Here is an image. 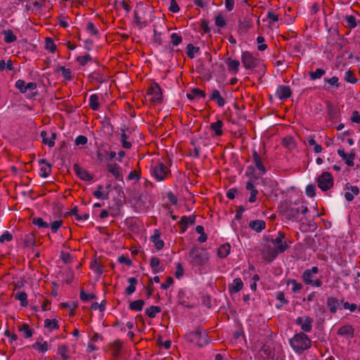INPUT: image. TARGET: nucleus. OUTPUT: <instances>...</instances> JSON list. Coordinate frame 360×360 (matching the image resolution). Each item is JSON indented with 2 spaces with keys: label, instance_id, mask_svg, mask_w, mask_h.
I'll use <instances>...</instances> for the list:
<instances>
[{
  "label": "nucleus",
  "instance_id": "f257e3e1",
  "mask_svg": "<svg viewBox=\"0 0 360 360\" xmlns=\"http://www.w3.org/2000/svg\"><path fill=\"white\" fill-rule=\"evenodd\" d=\"M290 344L293 350L298 354H301L311 345V340L304 333L302 332L296 333L290 339Z\"/></svg>",
  "mask_w": 360,
  "mask_h": 360
},
{
  "label": "nucleus",
  "instance_id": "f03ea898",
  "mask_svg": "<svg viewBox=\"0 0 360 360\" xmlns=\"http://www.w3.org/2000/svg\"><path fill=\"white\" fill-rule=\"evenodd\" d=\"M189 262L195 266H204L209 260L208 252L205 249L193 248L188 252Z\"/></svg>",
  "mask_w": 360,
  "mask_h": 360
},
{
  "label": "nucleus",
  "instance_id": "7ed1b4c3",
  "mask_svg": "<svg viewBox=\"0 0 360 360\" xmlns=\"http://www.w3.org/2000/svg\"><path fill=\"white\" fill-rule=\"evenodd\" d=\"M150 174L158 181H162L170 176V169L163 162H158L151 166Z\"/></svg>",
  "mask_w": 360,
  "mask_h": 360
},
{
  "label": "nucleus",
  "instance_id": "20e7f679",
  "mask_svg": "<svg viewBox=\"0 0 360 360\" xmlns=\"http://www.w3.org/2000/svg\"><path fill=\"white\" fill-rule=\"evenodd\" d=\"M186 337L188 341L199 347H203L208 342L207 334L206 331L201 328H198L196 330L188 333Z\"/></svg>",
  "mask_w": 360,
  "mask_h": 360
},
{
  "label": "nucleus",
  "instance_id": "39448f33",
  "mask_svg": "<svg viewBox=\"0 0 360 360\" xmlns=\"http://www.w3.org/2000/svg\"><path fill=\"white\" fill-rule=\"evenodd\" d=\"M147 94L149 96V101L153 105L160 104L162 102V92L160 85L157 82H153L148 87Z\"/></svg>",
  "mask_w": 360,
  "mask_h": 360
},
{
  "label": "nucleus",
  "instance_id": "423d86ee",
  "mask_svg": "<svg viewBox=\"0 0 360 360\" xmlns=\"http://www.w3.org/2000/svg\"><path fill=\"white\" fill-rule=\"evenodd\" d=\"M318 187L322 191H327L333 188L334 185V179L331 173L323 172L316 178Z\"/></svg>",
  "mask_w": 360,
  "mask_h": 360
},
{
  "label": "nucleus",
  "instance_id": "0eeeda50",
  "mask_svg": "<svg viewBox=\"0 0 360 360\" xmlns=\"http://www.w3.org/2000/svg\"><path fill=\"white\" fill-rule=\"evenodd\" d=\"M241 62L243 67L246 70H253L259 66L260 60L254 56L253 54L249 51H243L241 54Z\"/></svg>",
  "mask_w": 360,
  "mask_h": 360
},
{
  "label": "nucleus",
  "instance_id": "6e6552de",
  "mask_svg": "<svg viewBox=\"0 0 360 360\" xmlns=\"http://www.w3.org/2000/svg\"><path fill=\"white\" fill-rule=\"evenodd\" d=\"M285 238V234L283 232H278L276 238L271 240V243L274 245L273 248L280 253L284 252L289 248L288 242Z\"/></svg>",
  "mask_w": 360,
  "mask_h": 360
},
{
  "label": "nucleus",
  "instance_id": "1a4fd4ad",
  "mask_svg": "<svg viewBox=\"0 0 360 360\" xmlns=\"http://www.w3.org/2000/svg\"><path fill=\"white\" fill-rule=\"evenodd\" d=\"M309 211L308 208L305 205H302L300 207H291L287 209L285 212V218L288 220H298L300 213L303 214H306Z\"/></svg>",
  "mask_w": 360,
  "mask_h": 360
},
{
  "label": "nucleus",
  "instance_id": "9d476101",
  "mask_svg": "<svg viewBox=\"0 0 360 360\" xmlns=\"http://www.w3.org/2000/svg\"><path fill=\"white\" fill-rule=\"evenodd\" d=\"M295 322L304 333H309L312 330L313 319L308 316L297 317Z\"/></svg>",
  "mask_w": 360,
  "mask_h": 360
},
{
  "label": "nucleus",
  "instance_id": "9b49d317",
  "mask_svg": "<svg viewBox=\"0 0 360 360\" xmlns=\"http://www.w3.org/2000/svg\"><path fill=\"white\" fill-rule=\"evenodd\" d=\"M161 232L159 229H155L153 235L150 237V240L154 244L157 250H160L164 248L165 243L161 239Z\"/></svg>",
  "mask_w": 360,
  "mask_h": 360
},
{
  "label": "nucleus",
  "instance_id": "f8f14e48",
  "mask_svg": "<svg viewBox=\"0 0 360 360\" xmlns=\"http://www.w3.org/2000/svg\"><path fill=\"white\" fill-rule=\"evenodd\" d=\"M319 268L317 266H313L310 269L305 270L302 276V281L307 284L310 285L312 283L314 277L319 273Z\"/></svg>",
  "mask_w": 360,
  "mask_h": 360
},
{
  "label": "nucleus",
  "instance_id": "ddd939ff",
  "mask_svg": "<svg viewBox=\"0 0 360 360\" xmlns=\"http://www.w3.org/2000/svg\"><path fill=\"white\" fill-rule=\"evenodd\" d=\"M252 161L255 165V167L259 171V174L261 175L265 174L266 169L262 162L260 155L255 150L252 151Z\"/></svg>",
  "mask_w": 360,
  "mask_h": 360
},
{
  "label": "nucleus",
  "instance_id": "4468645a",
  "mask_svg": "<svg viewBox=\"0 0 360 360\" xmlns=\"http://www.w3.org/2000/svg\"><path fill=\"white\" fill-rule=\"evenodd\" d=\"M121 134L120 141L121 142L122 148L125 149H129L132 146L131 142L129 141L130 139V134L131 132H127V129L125 127L121 128Z\"/></svg>",
  "mask_w": 360,
  "mask_h": 360
},
{
  "label": "nucleus",
  "instance_id": "2eb2a0df",
  "mask_svg": "<svg viewBox=\"0 0 360 360\" xmlns=\"http://www.w3.org/2000/svg\"><path fill=\"white\" fill-rule=\"evenodd\" d=\"M223 127L224 122L221 120H217L216 122L211 123L210 125V129L213 132L212 136H221L224 134Z\"/></svg>",
  "mask_w": 360,
  "mask_h": 360
},
{
  "label": "nucleus",
  "instance_id": "dca6fc26",
  "mask_svg": "<svg viewBox=\"0 0 360 360\" xmlns=\"http://www.w3.org/2000/svg\"><path fill=\"white\" fill-rule=\"evenodd\" d=\"M107 170L112 174L113 176L118 180L122 179V168L117 163H108Z\"/></svg>",
  "mask_w": 360,
  "mask_h": 360
},
{
  "label": "nucleus",
  "instance_id": "f3484780",
  "mask_svg": "<svg viewBox=\"0 0 360 360\" xmlns=\"http://www.w3.org/2000/svg\"><path fill=\"white\" fill-rule=\"evenodd\" d=\"M40 165V176L46 178L51 173V165L45 159H40L39 160Z\"/></svg>",
  "mask_w": 360,
  "mask_h": 360
},
{
  "label": "nucleus",
  "instance_id": "a211bd4d",
  "mask_svg": "<svg viewBox=\"0 0 360 360\" xmlns=\"http://www.w3.org/2000/svg\"><path fill=\"white\" fill-rule=\"evenodd\" d=\"M41 137L42 139V142L44 144L49 146L50 148H52L55 145V140L56 139V134L52 132L50 136H49L48 133L46 131H42L41 132Z\"/></svg>",
  "mask_w": 360,
  "mask_h": 360
},
{
  "label": "nucleus",
  "instance_id": "6ab92c4d",
  "mask_svg": "<svg viewBox=\"0 0 360 360\" xmlns=\"http://www.w3.org/2000/svg\"><path fill=\"white\" fill-rule=\"evenodd\" d=\"M291 90L290 86L285 85L279 86L276 91V96L281 100H285L291 96Z\"/></svg>",
  "mask_w": 360,
  "mask_h": 360
},
{
  "label": "nucleus",
  "instance_id": "aec40b11",
  "mask_svg": "<svg viewBox=\"0 0 360 360\" xmlns=\"http://www.w3.org/2000/svg\"><path fill=\"white\" fill-rule=\"evenodd\" d=\"M194 223H195V217H191V216L190 217H186V216L181 217L179 221L180 233H184L188 228V225L189 224H193Z\"/></svg>",
  "mask_w": 360,
  "mask_h": 360
},
{
  "label": "nucleus",
  "instance_id": "412c9836",
  "mask_svg": "<svg viewBox=\"0 0 360 360\" xmlns=\"http://www.w3.org/2000/svg\"><path fill=\"white\" fill-rule=\"evenodd\" d=\"M338 154L342 158L343 160H345V163L348 166H353L354 165V160L355 158V154L354 153H347L344 149H338Z\"/></svg>",
  "mask_w": 360,
  "mask_h": 360
},
{
  "label": "nucleus",
  "instance_id": "4be33fe9",
  "mask_svg": "<svg viewBox=\"0 0 360 360\" xmlns=\"http://www.w3.org/2000/svg\"><path fill=\"white\" fill-rule=\"evenodd\" d=\"M210 100L215 102L219 107H224L226 103L225 99L221 96L219 91L217 89H213L212 91Z\"/></svg>",
  "mask_w": 360,
  "mask_h": 360
},
{
  "label": "nucleus",
  "instance_id": "5701e85b",
  "mask_svg": "<svg viewBox=\"0 0 360 360\" xmlns=\"http://www.w3.org/2000/svg\"><path fill=\"white\" fill-rule=\"evenodd\" d=\"M74 170L82 180L90 181L92 179V176L86 169L82 168L77 164L74 165Z\"/></svg>",
  "mask_w": 360,
  "mask_h": 360
},
{
  "label": "nucleus",
  "instance_id": "b1692460",
  "mask_svg": "<svg viewBox=\"0 0 360 360\" xmlns=\"http://www.w3.org/2000/svg\"><path fill=\"white\" fill-rule=\"evenodd\" d=\"M186 96L189 100H199L201 98H205L206 94L200 89L194 88L187 93Z\"/></svg>",
  "mask_w": 360,
  "mask_h": 360
},
{
  "label": "nucleus",
  "instance_id": "393cba45",
  "mask_svg": "<svg viewBox=\"0 0 360 360\" xmlns=\"http://www.w3.org/2000/svg\"><path fill=\"white\" fill-rule=\"evenodd\" d=\"M229 72L236 75L239 71L240 62L238 60H233L231 58H227L226 61Z\"/></svg>",
  "mask_w": 360,
  "mask_h": 360
},
{
  "label": "nucleus",
  "instance_id": "a878e982",
  "mask_svg": "<svg viewBox=\"0 0 360 360\" xmlns=\"http://www.w3.org/2000/svg\"><path fill=\"white\" fill-rule=\"evenodd\" d=\"M274 248L268 247L263 253L264 259L268 262H272L279 254Z\"/></svg>",
  "mask_w": 360,
  "mask_h": 360
},
{
  "label": "nucleus",
  "instance_id": "bb28decb",
  "mask_svg": "<svg viewBox=\"0 0 360 360\" xmlns=\"http://www.w3.org/2000/svg\"><path fill=\"white\" fill-rule=\"evenodd\" d=\"M245 188L248 191H250V196L249 198V202L253 203L257 200V195L258 191L255 187L253 183L250 181H248L245 185Z\"/></svg>",
  "mask_w": 360,
  "mask_h": 360
},
{
  "label": "nucleus",
  "instance_id": "cd10ccee",
  "mask_svg": "<svg viewBox=\"0 0 360 360\" xmlns=\"http://www.w3.org/2000/svg\"><path fill=\"white\" fill-rule=\"evenodd\" d=\"M243 286V283L240 278H236L233 281V283L229 285V290L231 293H236L241 290Z\"/></svg>",
  "mask_w": 360,
  "mask_h": 360
},
{
  "label": "nucleus",
  "instance_id": "c85d7f7f",
  "mask_svg": "<svg viewBox=\"0 0 360 360\" xmlns=\"http://www.w3.org/2000/svg\"><path fill=\"white\" fill-rule=\"evenodd\" d=\"M354 330L351 325H345L340 327L338 331V335L343 337H353Z\"/></svg>",
  "mask_w": 360,
  "mask_h": 360
},
{
  "label": "nucleus",
  "instance_id": "c756f323",
  "mask_svg": "<svg viewBox=\"0 0 360 360\" xmlns=\"http://www.w3.org/2000/svg\"><path fill=\"white\" fill-rule=\"evenodd\" d=\"M249 226L257 233L261 232L266 227V223L263 220H253L249 224Z\"/></svg>",
  "mask_w": 360,
  "mask_h": 360
},
{
  "label": "nucleus",
  "instance_id": "7c9ffc66",
  "mask_svg": "<svg viewBox=\"0 0 360 360\" xmlns=\"http://www.w3.org/2000/svg\"><path fill=\"white\" fill-rule=\"evenodd\" d=\"M346 188L349 191H347L345 194V198L347 201H352L354 199V195H357L359 193V188L356 186H346Z\"/></svg>",
  "mask_w": 360,
  "mask_h": 360
},
{
  "label": "nucleus",
  "instance_id": "2f4dec72",
  "mask_svg": "<svg viewBox=\"0 0 360 360\" xmlns=\"http://www.w3.org/2000/svg\"><path fill=\"white\" fill-rule=\"evenodd\" d=\"M150 266L153 269L154 274H158L162 271L164 269L160 266V259L158 257H153L150 260Z\"/></svg>",
  "mask_w": 360,
  "mask_h": 360
},
{
  "label": "nucleus",
  "instance_id": "473e14b6",
  "mask_svg": "<svg viewBox=\"0 0 360 360\" xmlns=\"http://www.w3.org/2000/svg\"><path fill=\"white\" fill-rule=\"evenodd\" d=\"M327 306L329 308L330 311L332 314H335L337 312L338 308L339 307L338 300L333 297H329L327 299Z\"/></svg>",
  "mask_w": 360,
  "mask_h": 360
},
{
  "label": "nucleus",
  "instance_id": "72a5a7b5",
  "mask_svg": "<svg viewBox=\"0 0 360 360\" xmlns=\"http://www.w3.org/2000/svg\"><path fill=\"white\" fill-rule=\"evenodd\" d=\"M44 327L51 332L54 330L59 328V325L57 319H46L44 320Z\"/></svg>",
  "mask_w": 360,
  "mask_h": 360
},
{
  "label": "nucleus",
  "instance_id": "f704fd0d",
  "mask_svg": "<svg viewBox=\"0 0 360 360\" xmlns=\"http://www.w3.org/2000/svg\"><path fill=\"white\" fill-rule=\"evenodd\" d=\"M282 143L288 150H293L296 148V142L291 136L284 137L282 140Z\"/></svg>",
  "mask_w": 360,
  "mask_h": 360
},
{
  "label": "nucleus",
  "instance_id": "c9c22d12",
  "mask_svg": "<svg viewBox=\"0 0 360 360\" xmlns=\"http://www.w3.org/2000/svg\"><path fill=\"white\" fill-rule=\"evenodd\" d=\"M231 246L229 243L221 245L217 250V255L220 258L226 257L230 253Z\"/></svg>",
  "mask_w": 360,
  "mask_h": 360
},
{
  "label": "nucleus",
  "instance_id": "e433bc0d",
  "mask_svg": "<svg viewBox=\"0 0 360 360\" xmlns=\"http://www.w3.org/2000/svg\"><path fill=\"white\" fill-rule=\"evenodd\" d=\"M1 34L4 36V41L7 44L12 43L17 39L11 30H3Z\"/></svg>",
  "mask_w": 360,
  "mask_h": 360
},
{
  "label": "nucleus",
  "instance_id": "4c0bfd02",
  "mask_svg": "<svg viewBox=\"0 0 360 360\" xmlns=\"http://www.w3.org/2000/svg\"><path fill=\"white\" fill-rule=\"evenodd\" d=\"M99 97L97 94H92L89 98V107L93 110H98L99 109Z\"/></svg>",
  "mask_w": 360,
  "mask_h": 360
},
{
  "label": "nucleus",
  "instance_id": "58836bf2",
  "mask_svg": "<svg viewBox=\"0 0 360 360\" xmlns=\"http://www.w3.org/2000/svg\"><path fill=\"white\" fill-rule=\"evenodd\" d=\"M45 49L53 53L57 50V46L51 37H46L45 39Z\"/></svg>",
  "mask_w": 360,
  "mask_h": 360
},
{
  "label": "nucleus",
  "instance_id": "ea45409f",
  "mask_svg": "<svg viewBox=\"0 0 360 360\" xmlns=\"http://www.w3.org/2000/svg\"><path fill=\"white\" fill-rule=\"evenodd\" d=\"M32 347L33 349L42 353L46 352L49 349V345L46 341H44L43 343L36 342L32 345Z\"/></svg>",
  "mask_w": 360,
  "mask_h": 360
},
{
  "label": "nucleus",
  "instance_id": "a19ab883",
  "mask_svg": "<svg viewBox=\"0 0 360 360\" xmlns=\"http://www.w3.org/2000/svg\"><path fill=\"white\" fill-rule=\"evenodd\" d=\"M128 283L129 285L126 288L125 292L127 295H131L136 290V285L137 284V280L134 277L128 278Z\"/></svg>",
  "mask_w": 360,
  "mask_h": 360
},
{
  "label": "nucleus",
  "instance_id": "79ce46f5",
  "mask_svg": "<svg viewBox=\"0 0 360 360\" xmlns=\"http://www.w3.org/2000/svg\"><path fill=\"white\" fill-rule=\"evenodd\" d=\"M15 298L20 302L22 307H26L27 302V295L25 292L19 291L15 295Z\"/></svg>",
  "mask_w": 360,
  "mask_h": 360
},
{
  "label": "nucleus",
  "instance_id": "37998d69",
  "mask_svg": "<svg viewBox=\"0 0 360 360\" xmlns=\"http://www.w3.org/2000/svg\"><path fill=\"white\" fill-rule=\"evenodd\" d=\"M161 311V308L158 306H151L146 309V314L150 319H153Z\"/></svg>",
  "mask_w": 360,
  "mask_h": 360
},
{
  "label": "nucleus",
  "instance_id": "c03bdc74",
  "mask_svg": "<svg viewBox=\"0 0 360 360\" xmlns=\"http://www.w3.org/2000/svg\"><path fill=\"white\" fill-rule=\"evenodd\" d=\"M144 301L143 300H138L133 301L129 304V309L135 311H141L143 309Z\"/></svg>",
  "mask_w": 360,
  "mask_h": 360
},
{
  "label": "nucleus",
  "instance_id": "a18cd8bd",
  "mask_svg": "<svg viewBox=\"0 0 360 360\" xmlns=\"http://www.w3.org/2000/svg\"><path fill=\"white\" fill-rule=\"evenodd\" d=\"M18 330L20 331L23 333L24 336L26 338H31L32 336V335H33V330L30 328L28 324L23 323V324L20 325V326H18Z\"/></svg>",
  "mask_w": 360,
  "mask_h": 360
},
{
  "label": "nucleus",
  "instance_id": "49530a36",
  "mask_svg": "<svg viewBox=\"0 0 360 360\" xmlns=\"http://www.w3.org/2000/svg\"><path fill=\"white\" fill-rule=\"evenodd\" d=\"M141 176V171L139 167L137 169H134L128 174L127 179L128 181L135 180L136 181H139Z\"/></svg>",
  "mask_w": 360,
  "mask_h": 360
},
{
  "label": "nucleus",
  "instance_id": "de8ad7c7",
  "mask_svg": "<svg viewBox=\"0 0 360 360\" xmlns=\"http://www.w3.org/2000/svg\"><path fill=\"white\" fill-rule=\"evenodd\" d=\"M68 352L69 348L68 345H61L58 346V352L63 360H68L69 359Z\"/></svg>",
  "mask_w": 360,
  "mask_h": 360
},
{
  "label": "nucleus",
  "instance_id": "09e8293b",
  "mask_svg": "<svg viewBox=\"0 0 360 360\" xmlns=\"http://www.w3.org/2000/svg\"><path fill=\"white\" fill-rule=\"evenodd\" d=\"M24 243L27 247L35 245V236L33 233H29L25 236Z\"/></svg>",
  "mask_w": 360,
  "mask_h": 360
},
{
  "label": "nucleus",
  "instance_id": "8fccbe9b",
  "mask_svg": "<svg viewBox=\"0 0 360 360\" xmlns=\"http://www.w3.org/2000/svg\"><path fill=\"white\" fill-rule=\"evenodd\" d=\"M103 187L102 185H98L96 191L94 192V195L98 199L107 200L108 198V193H103Z\"/></svg>",
  "mask_w": 360,
  "mask_h": 360
},
{
  "label": "nucleus",
  "instance_id": "3c124183",
  "mask_svg": "<svg viewBox=\"0 0 360 360\" xmlns=\"http://www.w3.org/2000/svg\"><path fill=\"white\" fill-rule=\"evenodd\" d=\"M326 74V70L322 68H318L314 72H310L309 73L310 79L312 80L320 79Z\"/></svg>",
  "mask_w": 360,
  "mask_h": 360
},
{
  "label": "nucleus",
  "instance_id": "603ef678",
  "mask_svg": "<svg viewBox=\"0 0 360 360\" xmlns=\"http://www.w3.org/2000/svg\"><path fill=\"white\" fill-rule=\"evenodd\" d=\"M187 56L190 58L195 57V53L199 51V48L193 46L192 44H188L186 46Z\"/></svg>",
  "mask_w": 360,
  "mask_h": 360
},
{
  "label": "nucleus",
  "instance_id": "864d4df0",
  "mask_svg": "<svg viewBox=\"0 0 360 360\" xmlns=\"http://www.w3.org/2000/svg\"><path fill=\"white\" fill-rule=\"evenodd\" d=\"M32 224L37 226L39 228L47 229L49 226V224L44 221L43 219L40 217L33 218Z\"/></svg>",
  "mask_w": 360,
  "mask_h": 360
},
{
  "label": "nucleus",
  "instance_id": "5fc2aeb1",
  "mask_svg": "<svg viewBox=\"0 0 360 360\" xmlns=\"http://www.w3.org/2000/svg\"><path fill=\"white\" fill-rule=\"evenodd\" d=\"M276 298L281 303V305H276L278 309H281L283 304H287L288 301L285 298V294L283 292L279 291L276 292Z\"/></svg>",
  "mask_w": 360,
  "mask_h": 360
},
{
  "label": "nucleus",
  "instance_id": "6e6d98bb",
  "mask_svg": "<svg viewBox=\"0 0 360 360\" xmlns=\"http://www.w3.org/2000/svg\"><path fill=\"white\" fill-rule=\"evenodd\" d=\"M59 70L61 72V75L68 80H70L72 79V72L70 69L66 68L64 66H60L59 68Z\"/></svg>",
  "mask_w": 360,
  "mask_h": 360
},
{
  "label": "nucleus",
  "instance_id": "4d7b16f0",
  "mask_svg": "<svg viewBox=\"0 0 360 360\" xmlns=\"http://www.w3.org/2000/svg\"><path fill=\"white\" fill-rule=\"evenodd\" d=\"M5 69L8 70H13V63L11 60H8L7 62H6L4 60H0V70L3 71Z\"/></svg>",
  "mask_w": 360,
  "mask_h": 360
},
{
  "label": "nucleus",
  "instance_id": "13d9d810",
  "mask_svg": "<svg viewBox=\"0 0 360 360\" xmlns=\"http://www.w3.org/2000/svg\"><path fill=\"white\" fill-rule=\"evenodd\" d=\"M345 79L347 82H349L352 84H355L357 82V79L356 78L354 73L351 70H348L346 72Z\"/></svg>",
  "mask_w": 360,
  "mask_h": 360
},
{
  "label": "nucleus",
  "instance_id": "bf43d9fd",
  "mask_svg": "<svg viewBox=\"0 0 360 360\" xmlns=\"http://www.w3.org/2000/svg\"><path fill=\"white\" fill-rule=\"evenodd\" d=\"M15 86L20 91V93L25 94L27 91L26 84L24 80L18 79L15 82Z\"/></svg>",
  "mask_w": 360,
  "mask_h": 360
},
{
  "label": "nucleus",
  "instance_id": "052dcab7",
  "mask_svg": "<svg viewBox=\"0 0 360 360\" xmlns=\"http://www.w3.org/2000/svg\"><path fill=\"white\" fill-rule=\"evenodd\" d=\"M79 297L83 302H87L89 300L95 299L96 296L93 293H86L84 290H81Z\"/></svg>",
  "mask_w": 360,
  "mask_h": 360
},
{
  "label": "nucleus",
  "instance_id": "680f3d73",
  "mask_svg": "<svg viewBox=\"0 0 360 360\" xmlns=\"http://www.w3.org/2000/svg\"><path fill=\"white\" fill-rule=\"evenodd\" d=\"M214 22L216 26H217L218 27H223L226 25V22L224 17L221 14H219L215 17Z\"/></svg>",
  "mask_w": 360,
  "mask_h": 360
},
{
  "label": "nucleus",
  "instance_id": "e2e57ef3",
  "mask_svg": "<svg viewBox=\"0 0 360 360\" xmlns=\"http://www.w3.org/2000/svg\"><path fill=\"white\" fill-rule=\"evenodd\" d=\"M86 30L91 35H94V36H96L99 33L98 30L96 28L95 25L91 22H89L87 23Z\"/></svg>",
  "mask_w": 360,
  "mask_h": 360
},
{
  "label": "nucleus",
  "instance_id": "0e129e2a",
  "mask_svg": "<svg viewBox=\"0 0 360 360\" xmlns=\"http://www.w3.org/2000/svg\"><path fill=\"white\" fill-rule=\"evenodd\" d=\"M257 42L258 44L257 49L260 51H263L266 49L267 45L265 44L264 38L262 36H259L257 38Z\"/></svg>",
  "mask_w": 360,
  "mask_h": 360
},
{
  "label": "nucleus",
  "instance_id": "69168bd1",
  "mask_svg": "<svg viewBox=\"0 0 360 360\" xmlns=\"http://www.w3.org/2000/svg\"><path fill=\"white\" fill-rule=\"evenodd\" d=\"M171 42L174 46H178L182 41V37L177 33H172L170 36Z\"/></svg>",
  "mask_w": 360,
  "mask_h": 360
},
{
  "label": "nucleus",
  "instance_id": "338daca9",
  "mask_svg": "<svg viewBox=\"0 0 360 360\" xmlns=\"http://www.w3.org/2000/svg\"><path fill=\"white\" fill-rule=\"evenodd\" d=\"M324 81L335 88L340 86L339 79L336 76H333L331 78H324Z\"/></svg>",
  "mask_w": 360,
  "mask_h": 360
},
{
  "label": "nucleus",
  "instance_id": "774afa93",
  "mask_svg": "<svg viewBox=\"0 0 360 360\" xmlns=\"http://www.w3.org/2000/svg\"><path fill=\"white\" fill-rule=\"evenodd\" d=\"M91 57L90 55L86 54L82 56H78L77 58V61L79 63V64L82 66L85 65L88 62L91 60Z\"/></svg>",
  "mask_w": 360,
  "mask_h": 360
}]
</instances>
